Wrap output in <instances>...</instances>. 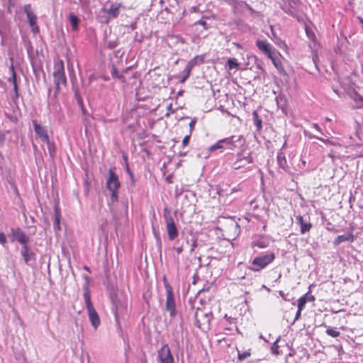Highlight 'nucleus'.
I'll return each instance as SVG.
<instances>
[{
	"label": "nucleus",
	"instance_id": "nucleus-1",
	"mask_svg": "<svg viewBox=\"0 0 363 363\" xmlns=\"http://www.w3.org/2000/svg\"><path fill=\"white\" fill-rule=\"evenodd\" d=\"M111 311L114 314L117 325H120V318L123 317L127 311L128 299L122 293H116L111 296Z\"/></svg>",
	"mask_w": 363,
	"mask_h": 363
},
{
	"label": "nucleus",
	"instance_id": "nucleus-2",
	"mask_svg": "<svg viewBox=\"0 0 363 363\" xmlns=\"http://www.w3.org/2000/svg\"><path fill=\"white\" fill-rule=\"evenodd\" d=\"M52 77L53 82L55 85V94H56L62 89V86H67V77L62 60H58L55 62Z\"/></svg>",
	"mask_w": 363,
	"mask_h": 363
},
{
	"label": "nucleus",
	"instance_id": "nucleus-3",
	"mask_svg": "<svg viewBox=\"0 0 363 363\" xmlns=\"http://www.w3.org/2000/svg\"><path fill=\"white\" fill-rule=\"evenodd\" d=\"M115 169V167L108 169V177L106 183V188L111 191L110 200L111 202L117 201L118 198V191L121 187V182Z\"/></svg>",
	"mask_w": 363,
	"mask_h": 363
},
{
	"label": "nucleus",
	"instance_id": "nucleus-4",
	"mask_svg": "<svg viewBox=\"0 0 363 363\" xmlns=\"http://www.w3.org/2000/svg\"><path fill=\"white\" fill-rule=\"evenodd\" d=\"M274 259L275 254L273 252L259 255L252 259V266L249 269L252 272H259L273 262Z\"/></svg>",
	"mask_w": 363,
	"mask_h": 363
},
{
	"label": "nucleus",
	"instance_id": "nucleus-5",
	"mask_svg": "<svg viewBox=\"0 0 363 363\" xmlns=\"http://www.w3.org/2000/svg\"><path fill=\"white\" fill-rule=\"evenodd\" d=\"M212 318L213 314L211 311H204L198 308L195 313L194 325L202 331H208L210 330V323Z\"/></svg>",
	"mask_w": 363,
	"mask_h": 363
},
{
	"label": "nucleus",
	"instance_id": "nucleus-6",
	"mask_svg": "<svg viewBox=\"0 0 363 363\" xmlns=\"http://www.w3.org/2000/svg\"><path fill=\"white\" fill-rule=\"evenodd\" d=\"M164 287L167 292L165 311L169 312L171 318H174L176 317L177 311L176 308V302L173 293V289L171 285L167 282H164Z\"/></svg>",
	"mask_w": 363,
	"mask_h": 363
},
{
	"label": "nucleus",
	"instance_id": "nucleus-7",
	"mask_svg": "<svg viewBox=\"0 0 363 363\" xmlns=\"http://www.w3.org/2000/svg\"><path fill=\"white\" fill-rule=\"evenodd\" d=\"M252 162V158L251 157L250 152L242 151L237 155L236 160L233 163L232 167L234 169H240Z\"/></svg>",
	"mask_w": 363,
	"mask_h": 363
},
{
	"label": "nucleus",
	"instance_id": "nucleus-8",
	"mask_svg": "<svg viewBox=\"0 0 363 363\" xmlns=\"http://www.w3.org/2000/svg\"><path fill=\"white\" fill-rule=\"evenodd\" d=\"M256 46L268 58L277 54V50L266 40H257Z\"/></svg>",
	"mask_w": 363,
	"mask_h": 363
},
{
	"label": "nucleus",
	"instance_id": "nucleus-9",
	"mask_svg": "<svg viewBox=\"0 0 363 363\" xmlns=\"http://www.w3.org/2000/svg\"><path fill=\"white\" fill-rule=\"evenodd\" d=\"M9 236L11 238V241L16 240L22 245L28 244L29 242V237L18 227L11 228Z\"/></svg>",
	"mask_w": 363,
	"mask_h": 363
},
{
	"label": "nucleus",
	"instance_id": "nucleus-10",
	"mask_svg": "<svg viewBox=\"0 0 363 363\" xmlns=\"http://www.w3.org/2000/svg\"><path fill=\"white\" fill-rule=\"evenodd\" d=\"M157 357L160 363H174V358L167 344L158 350Z\"/></svg>",
	"mask_w": 363,
	"mask_h": 363
},
{
	"label": "nucleus",
	"instance_id": "nucleus-11",
	"mask_svg": "<svg viewBox=\"0 0 363 363\" xmlns=\"http://www.w3.org/2000/svg\"><path fill=\"white\" fill-rule=\"evenodd\" d=\"M35 133L38 135L43 143L50 145V138L47 133V129L38 124L36 121H33Z\"/></svg>",
	"mask_w": 363,
	"mask_h": 363
},
{
	"label": "nucleus",
	"instance_id": "nucleus-12",
	"mask_svg": "<svg viewBox=\"0 0 363 363\" xmlns=\"http://www.w3.org/2000/svg\"><path fill=\"white\" fill-rule=\"evenodd\" d=\"M167 223V230L170 240H174L178 236V230L176 227L174 219L171 217H165Z\"/></svg>",
	"mask_w": 363,
	"mask_h": 363
},
{
	"label": "nucleus",
	"instance_id": "nucleus-13",
	"mask_svg": "<svg viewBox=\"0 0 363 363\" xmlns=\"http://www.w3.org/2000/svg\"><path fill=\"white\" fill-rule=\"evenodd\" d=\"M86 310L91 325L95 330H96L101 324V320L99 314L95 310L94 307L86 308Z\"/></svg>",
	"mask_w": 363,
	"mask_h": 363
},
{
	"label": "nucleus",
	"instance_id": "nucleus-14",
	"mask_svg": "<svg viewBox=\"0 0 363 363\" xmlns=\"http://www.w3.org/2000/svg\"><path fill=\"white\" fill-rule=\"evenodd\" d=\"M21 255L27 264H29L30 261L35 260V255L28 244L22 245Z\"/></svg>",
	"mask_w": 363,
	"mask_h": 363
},
{
	"label": "nucleus",
	"instance_id": "nucleus-15",
	"mask_svg": "<svg viewBox=\"0 0 363 363\" xmlns=\"http://www.w3.org/2000/svg\"><path fill=\"white\" fill-rule=\"evenodd\" d=\"M84 279L86 280V284L84 286V303L86 308H89L91 307H94L91 300V294L89 289V277H85Z\"/></svg>",
	"mask_w": 363,
	"mask_h": 363
},
{
	"label": "nucleus",
	"instance_id": "nucleus-16",
	"mask_svg": "<svg viewBox=\"0 0 363 363\" xmlns=\"http://www.w3.org/2000/svg\"><path fill=\"white\" fill-rule=\"evenodd\" d=\"M350 98L353 101L351 107L353 109H359L363 108V96L357 92H353L350 95Z\"/></svg>",
	"mask_w": 363,
	"mask_h": 363
},
{
	"label": "nucleus",
	"instance_id": "nucleus-17",
	"mask_svg": "<svg viewBox=\"0 0 363 363\" xmlns=\"http://www.w3.org/2000/svg\"><path fill=\"white\" fill-rule=\"evenodd\" d=\"M296 220L298 224H299L301 226V234H304L310 231L311 228H312V224L310 222H306L304 220L301 216H296Z\"/></svg>",
	"mask_w": 363,
	"mask_h": 363
},
{
	"label": "nucleus",
	"instance_id": "nucleus-18",
	"mask_svg": "<svg viewBox=\"0 0 363 363\" xmlns=\"http://www.w3.org/2000/svg\"><path fill=\"white\" fill-rule=\"evenodd\" d=\"M354 240V236L352 233H349L345 235H338L333 241L335 245H338L342 242H352Z\"/></svg>",
	"mask_w": 363,
	"mask_h": 363
},
{
	"label": "nucleus",
	"instance_id": "nucleus-19",
	"mask_svg": "<svg viewBox=\"0 0 363 363\" xmlns=\"http://www.w3.org/2000/svg\"><path fill=\"white\" fill-rule=\"evenodd\" d=\"M242 140V136H235L233 135L229 138H226L222 140V142L223 144L228 146L230 149H233L237 145H235L236 143L240 142Z\"/></svg>",
	"mask_w": 363,
	"mask_h": 363
},
{
	"label": "nucleus",
	"instance_id": "nucleus-20",
	"mask_svg": "<svg viewBox=\"0 0 363 363\" xmlns=\"http://www.w3.org/2000/svg\"><path fill=\"white\" fill-rule=\"evenodd\" d=\"M228 3L231 5L233 8L235 13L238 12L241 8H247L250 10H252V8L246 3L243 1H238L236 0H228Z\"/></svg>",
	"mask_w": 363,
	"mask_h": 363
},
{
	"label": "nucleus",
	"instance_id": "nucleus-21",
	"mask_svg": "<svg viewBox=\"0 0 363 363\" xmlns=\"http://www.w3.org/2000/svg\"><path fill=\"white\" fill-rule=\"evenodd\" d=\"M120 4H112L106 12L109 14L110 18H115L118 16L120 13Z\"/></svg>",
	"mask_w": 363,
	"mask_h": 363
},
{
	"label": "nucleus",
	"instance_id": "nucleus-22",
	"mask_svg": "<svg viewBox=\"0 0 363 363\" xmlns=\"http://www.w3.org/2000/svg\"><path fill=\"white\" fill-rule=\"evenodd\" d=\"M23 11L26 13L28 21L30 20L38 19V17L33 10L30 4H26L23 7Z\"/></svg>",
	"mask_w": 363,
	"mask_h": 363
},
{
	"label": "nucleus",
	"instance_id": "nucleus-23",
	"mask_svg": "<svg viewBox=\"0 0 363 363\" xmlns=\"http://www.w3.org/2000/svg\"><path fill=\"white\" fill-rule=\"evenodd\" d=\"M276 102L278 108H281L282 112H285V108L286 107V98L284 94H279L276 97Z\"/></svg>",
	"mask_w": 363,
	"mask_h": 363
},
{
	"label": "nucleus",
	"instance_id": "nucleus-24",
	"mask_svg": "<svg viewBox=\"0 0 363 363\" xmlns=\"http://www.w3.org/2000/svg\"><path fill=\"white\" fill-rule=\"evenodd\" d=\"M277 163L279 167L284 170H286L288 167L286 157L284 154L281 152V149L277 154Z\"/></svg>",
	"mask_w": 363,
	"mask_h": 363
},
{
	"label": "nucleus",
	"instance_id": "nucleus-25",
	"mask_svg": "<svg viewBox=\"0 0 363 363\" xmlns=\"http://www.w3.org/2000/svg\"><path fill=\"white\" fill-rule=\"evenodd\" d=\"M69 20L70 24L72 26V30H74V31L77 30L78 28H79V18L74 13H71L69 15Z\"/></svg>",
	"mask_w": 363,
	"mask_h": 363
},
{
	"label": "nucleus",
	"instance_id": "nucleus-26",
	"mask_svg": "<svg viewBox=\"0 0 363 363\" xmlns=\"http://www.w3.org/2000/svg\"><path fill=\"white\" fill-rule=\"evenodd\" d=\"M269 59L272 60L274 67L277 69V70L279 72L284 71L282 64H281L280 60L279 59V57L277 56V54L274 56H272V57H269Z\"/></svg>",
	"mask_w": 363,
	"mask_h": 363
},
{
	"label": "nucleus",
	"instance_id": "nucleus-27",
	"mask_svg": "<svg viewBox=\"0 0 363 363\" xmlns=\"http://www.w3.org/2000/svg\"><path fill=\"white\" fill-rule=\"evenodd\" d=\"M37 20L38 19H33V20H30L28 21L29 26L31 28V32L34 35H36V34L39 33V32H40L39 26L37 24Z\"/></svg>",
	"mask_w": 363,
	"mask_h": 363
},
{
	"label": "nucleus",
	"instance_id": "nucleus-28",
	"mask_svg": "<svg viewBox=\"0 0 363 363\" xmlns=\"http://www.w3.org/2000/svg\"><path fill=\"white\" fill-rule=\"evenodd\" d=\"M8 82H11L13 85V91L16 97H18V85L16 79V73H13L11 77L8 79Z\"/></svg>",
	"mask_w": 363,
	"mask_h": 363
},
{
	"label": "nucleus",
	"instance_id": "nucleus-29",
	"mask_svg": "<svg viewBox=\"0 0 363 363\" xmlns=\"http://www.w3.org/2000/svg\"><path fill=\"white\" fill-rule=\"evenodd\" d=\"M111 74L113 77L119 79L122 83L125 82V77L123 74H120L115 66L112 67Z\"/></svg>",
	"mask_w": 363,
	"mask_h": 363
},
{
	"label": "nucleus",
	"instance_id": "nucleus-30",
	"mask_svg": "<svg viewBox=\"0 0 363 363\" xmlns=\"http://www.w3.org/2000/svg\"><path fill=\"white\" fill-rule=\"evenodd\" d=\"M55 223H54V228L60 230V223L61 215H60V210L57 206L55 208Z\"/></svg>",
	"mask_w": 363,
	"mask_h": 363
},
{
	"label": "nucleus",
	"instance_id": "nucleus-31",
	"mask_svg": "<svg viewBox=\"0 0 363 363\" xmlns=\"http://www.w3.org/2000/svg\"><path fill=\"white\" fill-rule=\"evenodd\" d=\"M252 247H258L259 248H265L268 246V242L264 240L259 239L252 242Z\"/></svg>",
	"mask_w": 363,
	"mask_h": 363
},
{
	"label": "nucleus",
	"instance_id": "nucleus-32",
	"mask_svg": "<svg viewBox=\"0 0 363 363\" xmlns=\"http://www.w3.org/2000/svg\"><path fill=\"white\" fill-rule=\"evenodd\" d=\"M252 116H253V120L255 121V124L257 127V129L258 130H261L262 129V120L259 118V116L257 114V113L256 111H254L252 113Z\"/></svg>",
	"mask_w": 363,
	"mask_h": 363
},
{
	"label": "nucleus",
	"instance_id": "nucleus-33",
	"mask_svg": "<svg viewBox=\"0 0 363 363\" xmlns=\"http://www.w3.org/2000/svg\"><path fill=\"white\" fill-rule=\"evenodd\" d=\"M325 333L333 337H337L340 335V333L339 331L331 327H328Z\"/></svg>",
	"mask_w": 363,
	"mask_h": 363
},
{
	"label": "nucleus",
	"instance_id": "nucleus-34",
	"mask_svg": "<svg viewBox=\"0 0 363 363\" xmlns=\"http://www.w3.org/2000/svg\"><path fill=\"white\" fill-rule=\"evenodd\" d=\"M227 64H228V68L230 69H233L234 68H238L240 66V64L238 62V61L235 58L228 59Z\"/></svg>",
	"mask_w": 363,
	"mask_h": 363
},
{
	"label": "nucleus",
	"instance_id": "nucleus-35",
	"mask_svg": "<svg viewBox=\"0 0 363 363\" xmlns=\"http://www.w3.org/2000/svg\"><path fill=\"white\" fill-rule=\"evenodd\" d=\"M280 340V337H279L275 342L273 343L271 350L272 352L275 355L280 354L281 352L279 350V345H277L279 340Z\"/></svg>",
	"mask_w": 363,
	"mask_h": 363
},
{
	"label": "nucleus",
	"instance_id": "nucleus-36",
	"mask_svg": "<svg viewBox=\"0 0 363 363\" xmlns=\"http://www.w3.org/2000/svg\"><path fill=\"white\" fill-rule=\"evenodd\" d=\"M306 303V298L303 296L298 299L297 307L299 308V310H303L305 308Z\"/></svg>",
	"mask_w": 363,
	"mask_h": 363
},
{
	"label": "nucleus",
	"instance_id": "nucleus-37",
	"mask_svg": "<svg viewBox=\"0 0 363 363\" xmlns=\"http://www.w3.org/2000/svg\"><path fill=\"white\" fill-rule=\"evenodd\" d=\"M187 245H189V240L186 239L184 241L182 242V244L179 246L175 247L174 249L177 251V252L179 255L184 251V249Z\"/></svg>",
	"mask_w": 363,
	"mask_h": 363
},
{
	"label": "nucleus",
	"instance_id": "nucleus-38",
	"mask_svg": "<svg viewBox=\"0 0 363 363\" xmlns=\"http://www.w3.org/2000/svg\"><path fill=\"white\" fill-rule=\"evenodd\" d=\"M250 354H251L250 350H249L248 351H245L242 353H240V351H238V359L240 361H243L247 357H250Z\"/></svg>",
	"mask_w": 363,
	"mask_h": 363
},
{
	"label": "nucleus",
	"instance_id": "nucleus-39",
	"mask_svg": "<svg viewBox=\"0 0 363 363\" xmlns=\"http://www.w3.org/2000/svg\"><path fill=\"white\" fill-rule=\"evenodd\" d=\"M223 143L222 142V140L218 141L216 144L210 147L211 151H215L218 149H223Z\"/></svg>",
	"mask_w": 363,
	"mask_h": 363
},
{
	"label": "nucleus",
	"instance_id": "nucleus-40",
	"mask_svg": "<svg viewBox=\"0 0 363 363\" xmlns=\"http://www.w3.org/2000/svg\"><path fill=\"white\" fill-rule=\"evenodd\" d=\"M118 44L119 43L117 40H110L106 42V46L109 49H113V48H116L118 45Z\"/></svg>",
	"mask_w": 363,
	"mask_h": 363
},
{
	"label": "nucleus",
	"instance_id": "nucleus-41",
	"mask_svg": "<svg viewBox=\"0 0 363 363\" xmlns=\"http://www.w3.org/2000/svg\"><path fill=\"white\" fill-rule=\"evenodd\" d=\"M200 58V60L202 62L203 61V58L202 57H199V56H196L195 57H194L193 59H191L189 62L188 63V65L189 66H191V67H194L196 65V60Z\"/></svg>",
	"mask_w": 363,
	"mask_h": 363
},
{
	"label": "nucleus",
	"instance_id": "nucleus-42",
	"mask_svg": "<svg viewBox=\"0 0 363 363\" xmlns=\"http://www.w3.org/2000/svg\"><path fill=\"white\" fill-rule=\"evenodd\" d=\"M126 172L130 177L132 184H135L134 175H133V172L130 171V169L128 165L126 166Z\"/></svg>",
	"mask_w": 363,
	"mask_h": 363
},
{
	"label": "nucleus",
	"instance_id": "nucleus-43",
	"mask_svg": "<svg viewBox=\"0 0 363 363\" xmlns=\"http://www.w3.org/2000/svg\"><path fill=\"white\" fill-rule=\"evenodd\" d=\"M190 137H191V135L189 134V135H186L184 138V139L182 140V146L183 147H186L189 144V140H190Z\"/></svg>",
	"mask_w": 363,
	"mask_h": 363
},
{
	"label": "nucleus",
	"instance_id": "nucleus-44",
	"mask_svg": "<svg viewBox=\"0 0 363 363\" xmlns=\"http://www.w3.org/2000/svg\"><path fill=\"white\" fill-rule=\"evenodd\" d=\"M10 61H11V65L9 67V72H11V74L12 75L13 73H16V71H15V69H14V66H13V57H10Z\"/></svg>",
	"mask_w": 363,
	"mask_h": 363
},
{
	"label": "nucleus",
	"instance_id": "nucleus-45",
	"mask_svg": "<svg viewBox=\"0 0 363 363\" xmlns=\"http://www.w3.org/2000/svg\"><path fill=\"white\" fill-rule=\"evenodd\" d=\"M196 123V118H193L190 123H189V128H190V135L191 134V132L193 131V130L194 129V127H195V124Z\"/></svg>",
	"mask_w": 363,
	"mask_h": 363
},
{
	"label": "nucleus",
	"instance_id": "nucleus-46",
	"mask_svg": "<svg viewBox=\"0 0 363 363\" xmlns=\"http://www.w3.org/2000/svg\"><path fill=\"white\" fill-rule=\"evenodd\" d=\"M6 242V238L4 233L0 232V244L4 245Z\"/></svg>",
	"mask_w": 363,
	"mask_h": 363
},
{
	"label": "nucleus",
	"instance_id": "nucleus-47",
	"mask_svg": "<svg viewBox=\"0 0 363 363\" xmlns=\"http://www.w3.org/2000/svg\"><path fill=\"white\" fill-rule=\"evenodd\" d=\"M191 69L192 67H191V66H189L188 65L185 67L184 72L185 73L186 76L189 77Z\"/></svg>",
	"mask_w": 363,
	"mask_h": 363
},
{
	"label": "nucleus",
	"instance_id": "nucleus-48",
	"mask_svg": "<svg viewBox=\"0 0 363 363\" xmlns=\"http://www.w3.org/2000/svg\"><path fill=\"white\" fill-rule=\"evenodd\" d=\"M311 127L315 128L321 135H323V133L321 128H320V126L318 125V124H317V123H312Z\"/></svg>",
	"mask_w": 363,
	"mask_h": 363
},
{
	"label": "nucleus",
	"instance_id": "nucleus-49",
	"mask_svg": "<svg viewBox=\"0 0 363 363\" xmlns=\"http://www.w3.org/2000/svg\"><path fill=\"white\" fill-rule=\"evenodd\" d=\"M318 140L323 142L325 144H329V145H333L334 143L331 140H330L329 139H324L323 138H317Z\"/></svg>",
	"mask_w": 363,
	"mask_h": 363
},
{
	"label": "nucleus",
	"instance_id": "nucleus-50",
	"mask_svg": "<svg viewBox=\"0 0 363 363\" xmlns=\"http://www.w3.org/2000/svg\"><path fill=\"white\" fill-rule=\"evenodd\" d=\"M305 298H306V301H315V296L313 295L308 296V294L303 295Z\"/></svg>",
	"mask_w": 363,
	"mask_h": 363
},
{
	"label": "nucleus",
	"instance_id": "nucleus-51",
	"mask_svg": "<svg viewBox=\"0 0 363 363\" xmlns=\"http://www.w3.org/2000/svg\"><path fill=\"white\" fill-rule=\"evenodd\" d=\"M209 289H210V286H208L207 287L202 288L201 289L199 290V291L197 293V296H199L203 292L208 291Z\"/></svg>",
	"mask_w": 363,
	"mask_h": 363
},
{
	"label": "nucleus",
	"instance_id": "nucleus-52",
	"mask_svg": "<svg viewBox=\"0 0 363 363\" xmlns=\"http://www.w3.org/2000/svg\"><path fill=\"white\" fill-rule=\"evenodd\" d=\"M302 311L303 310H299V308H298V310L296 311V313L294 322H295L296 320H297L300 318Z\"/></svg>",
	"mask_w": 363,
	"mask_h": 363
},
{
	"label": "nucleus",
	"instance_id": "nucleus-53",
	"mask_svg": "<svg viewBox=\"0 0 363 363\" xmlns=\"http://www.w3.org/2000/svg\"><path fill=\"white\" fill-rule=\"evenodd\" d=\"M196 24H199V25H201L203 26L206 29L207 28L206 26H207V23L203 20H199L198 21L196 22Z\"/></svg>",
	"mask_w": 363,
	"mask_h": 363
},
{
	"label": "nucleus",
	"instance_id": "nucleus-54",
	"mask_svg": "<svg viewBox=\"0 0 363 363\" xmlns=\"http://www.w3.org/2000/svg\"><path fill=\"white\" fill-rule=\"evenodd\" d=\"M304 134H305L306 135H308V137L309 138H311V139H312V138H316V139H317V138H318V136H316V135H313V134H311V133H308L306 130H304Z\"/></svg>",
	"mask_w": 363,
	"mask_h": 363
},
{
	"label": "nucleus",
	"instance_id": "nucleus-55",
	"mask_svg": "<svg viewBox=\"0 0 363 363\" xmlns=\"http://www.w3.org/2000/svg\"><path fill=\"white\" fill-rule=\"evenodd\" d=\"M5 140V134L3 132H0V144H3Z\"/></svg>",
	"mask_w": 363,
	"mask_h": 363
},
{
	"label": "nucleus",
	"instance_id": "nucleus-56",
	"mask_svg": "<svg viewBox=\"0 0 363 363\" xmlns=\"http://www.w3.org/2000/svg\"><path fill=\"white\" fill-rule=\"evenodd\" d=\"M306 32L308 37L310 38L311 39L313 40V38H315V35L313 32L310 33L308 29H306Z\"/></svg>",
	"mask_w": 363,
	"mask_h": 363
},
{
	"label": "nucleus",
	"instance_id": "nucleus-57",
	"mask_svg": "<svg viewBox=\"0 0 363 363\" xmlns=\"http://www.w3.org/2000/svg\"><path fill=\"white\" fill-rule=\"evenodd\" d=\"M127 27L130 28L132 30H134L136 29V23H131L129 26H126Z\"/></svg>",
	"mask_w": 363,
	"mask_h": 363
},
{
	"label": "nucleus",
	"instance_id": "nucleus-58",
	"mask_svg": "<svg viewBox=\"0 0 363 363\" xmlns=\"http://www.w3.org/2000/svg\"><path fill=\"white\" fill-rule=\"evenodd\" d=\"M196 245H197L196 241L194 240L191 243L190 252H193L194 250V248L196 247Z\"/></svg>",
	"mask_w": 363,
	"mask_h": 363
},
{
	"label": "nucleus",
	"instance_id": "nucleus-59",
	"mask_svg": "<svg viewBox=\"0 0 363 363\" xmlns=\"http://www.w3.org/2000/svg\"><path fill=\"white\" fill-rule=\"evenodd\" d=\"M48 145V150H49V152H50V156H53L54 155V152L52 151V148H51V144L50 143V145Z\"/></svg>",
	"mask_w": 363,
	"mask_h": 363
},
{
	"label": "nucleus",
	"instance_id": "nucleus-60",
	"mask_svg": "<svg viewBox=\"0 0 363 363\" xmlns=\"http://www.w3.org/2000/svg\"><path fill=\"white\" fill-rule=\"evenodd\" d=\"M189 77L184 75L182 79L180 80V82L181 83H184L187 79H188Z\"/></svg>",
	"mask_w": 363,
	"mask_h": 363
},
{
	"label": "nucleus",
	"instance_id": "nucleus-61",
	"mask_svg": "<svg viewBox=\"0 0 363 363\" xmlns=\"http://www.w3.org/2000/svg\"><path fill=\"white\" fill-rule=\"evenodd\" d=\"M225 318L231 323L233 318L231 317H228L227 315H225Z\"/></svg>",
	"mask_w": 363,
	"mask_h": 363
},
{
	"label": "nucleus",
	"instance_id": "nucleus-62",
	"mask_svg": "<svg viewBox=\"0 0 363 363\" xmlns=\"http://www.w3.org/2000/svg\"><path fill=\"white\" fill-rule=\"evenodd\" d=\"M357 19L359 20V23H362L363 26V18L358 16Z\"/></svg>",
	"mask_w": 363,
	"mask_h": 363
},
{
	"label": "nucleus",
	"instance_id": "nucleus-63",
	"mask_svg": "<svg viewBox=\"0 0 363 363\" xmlns=\"http://www.w3.org/2000/svg\"><path fill=\"white\" fill-rule=\"evenodd\" d=\"M83 268H84V269H85L86 271H87V272H90V269H89V267H87V266H84V267H83Z\"/></svg>",
	"mask_w": 363,
	"mask_h": 363
},
{
	"label": "nucleus",
	"instance_id": "nucleus-64",
	"mask_svg": "<svg viewBox=\"0 0 363 363\" xmlns=\"http://www.w3.org/2000/svg\"><path fill=\"white\" fill-rule=\"evenodd\" d=\"M279 295L283 298L284 297V293L282 291H279Z\"/></svg>",
	"mask_w": 363,
	"mask_h": 363
}]
</instances>
